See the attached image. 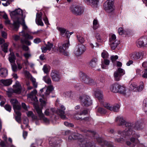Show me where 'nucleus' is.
<instances>
[{"instance_id": "4", "label": "nucleus", "mask_w": 147, "mask_h": 147, "mask_svg": "<svg viewBox=\"0 0 147 147\" xmlns=\"http://www.w3.org/2000/svg\"><path fill=\"white\" fill-rule=\"evenodd\" d=\"M114 0H107L105 3L104 9L108 13H110L113 12L115 9Z\"/></svg>"}, {"instance_id": "43", "label": "nucleus", "mask_w": 147, "mask_h": 147, "mask_svg": "<svg viewBox=\"0 0 147 147\" xmlns=\"http://www.w3.org/2000/svg\"><path fill=\"white\" fill-rule=\"evenodd\" d=\"M102 57L103 58H107L108 57L109 54L106 51H103L101 54Z\"/></svg>"}, {"instance_id": "29", "label": "nucleus", "mask_w": 147, "mask_h": 147, "mask_svg": "<svg viewBox=\"0 0 147 147\" xmlns=\"http://www.w3.org/2000/svg\"><path fill=\"white\" fill-rule=\"evenodd\" d=\"M82 136L78 134H74L71 136H70L69 137V139L70 140L73 139H79L82 138Z\"/></svg>"}, {"instance_id": "59", "label": "nucleus", "mask_w": 147, "mask_h": 147, "mask_svg": "<svg viewBox=\"0 0 147 147\" xmlns=\"http://www.w3.org/2000/svg\"><path fill=\"white\" fill-rule=\"evenodd\" d=\"M2 97L0 100H2L0 104V105L1 106H2L5 104L6 101L5 99L3 96H2Z\"/></svg>"}, {"instance_id": "27", "label": "nucleus", "mask_w": 147, "mask_h": 147, "mask_svg": "<svg viewBox=\"0 0 147 147\" xmlns=\"http://www.w3.org/2000/svg\"><path fill=\"white\" fill-rule=\"evenodd\" d=\"M9 60L11 63H14L16 60V57L14 53H11L9 55Z\"/></svg>"}, {"instance_id": "16", "label": "nucleus", "mask_w": 147, "mask_h": 147, "mask_svg": "<svg viewBox=\"0 0 147 147\" xmlns=\"http://www.w3.org/2000/svg\"><path fill=\"white\" fill-rule=\"evenodd\" d=\"M65 108L62 105H61L60 107V109L58 110L57 113L59 115L61 118L65 120L67 119L65 115Z\"/></svg>"}, {"instance_id": "53", "label": "nucleus", "mask_w": 147, "mask_h": 147, "mask_svg": "<svg viewBox=\"0 0 147 147\" xmlns=\"http://www.w3.org/2000/svg\"><path fill=\"white\" fill-rule=\"evenodd\" d=\"M98 111L101 114H104L106 113V111L103 109L99 108L98 109Z\"/></svg>"}, {"instance_id": "10", "label": "nucleus", "mask_w": 147, "mask_h": 147, "mask_svg": "<svg viewBox=\"0 0 147 147\" xmlns=\"http://www.w3.org/2000/svg\"><path fill=\"white\" fill-rule=\"evenodd\" d=\"M125 73L124 70L121 68H119L114 74V80L116 81L119 80L121 77Z\"/></svg>"}, {"instance_id": "61", "label": "nucleus", "mask_w": 147, "mask_h": 147, "mask_svg": "<svg viewBox=\"0 0 147 147\" xmlns=\"http://www.w3.org/2000/svg\"><path fill=\"white\" fill-rule=\"evenodd\" d=\"M28 119L26 118L24 119L23 123L25 125L26 127H27L28 126Z\"/></svg>"}, {"instance_id": "6", "label": "nucleus", "mask_w": 147, "mask_h": 147, "mask_svg": "<svg viewBox=\"0 0 147 147\" xmlns=\"http://www.w3.org/2000/svg\"><path fill=\"white\" fill-rule=\"evenodd\" d=\"M140 137L139 134H134L132 135V137L130 138V140L131 142L129 141H126L125 143L128 146H130L131 144V142L133 143L132 144V147H134L135 144H138L140 142V141L138 138Z\"/></svg>"}, {"instance_id": "56", "label": "nucleus", "mask_w": 147, "mask_h": 147, "mask_svg": "<svg viewBox=\"0 0 147 147\" xmlns=\"http://www.w3.org/2000/svg\"><path fill=\"white\" fill-rule=\"evenodd\" d=\"M116 37L115 35L113 34L112 35L111 37L109 39L110 42H114L116 40Z\"/></svg>"}, {"instance_id": "49", "label": "nucleus", "mask_w": 147, "mask_h": 147, "mask_svg": "<svg viewBox=\"0 0 147 147\" xmlns=\"http://www.w3.org/2000/svg\"><path fill=\"white\" fill-rule=\"evenodd\" d=\"M24 55L25 58L27 59L31 57V55L30 53V51H28V53H24Z\"/></svg>"}, {"instance_id": "40", "label": "nucleus", "mask_w": 147, "mask_h": 147, "mask_svg": "<svg viewBox=\"0 0 147 147\" xmlns=\"http://www.w3.org/2000/svg\"><path fill=\"white\" fill-rule=\"evenodd\" d=\"M137 85L135 83H133L130 84L129 86L130 89V90H133L134 91H135L137 89Z\"/></svg>"}, {"instance_id": "44", "label": "nucleus", "mask_w": 147, "mask_h": 147, "mask_svg": "<svg viewBox=\"0 0 147 147\" xmlns=\"http://www.w3.org/2000/svg\"><path fill=\"white\" fill-rule=\"evenodd\" d=\"M118 57L117 55H112L111 57V60L113 63L115 62L116 60L118 59Z\"/></svg>"}, {"instance_id": "18", "label": "nucleus", "mask_w": 147, "mask_h": 147, "mask_svg": "<svg viewBox=\"0 0 147 147\" xmlns=\"http://www.w3.org/2000/svg\"><path fill=\"white\" fill-rule=\"evenodd\" d=\"M120 87L119 88V92L120 93L126 96H128L130 94V91L120 85Z\"/></svg>"}, {"instance_id": "24", "label": "nucleus", "mask_w": 147, "mask_h": 147, "mask_svg": "<svg viewBox=\"0 0 147 147\" xmlns=\"http://www.w3.org/2000/svg\"><path fill=\"white\" fill-rule=\"evenodd\" d=\"M80 77L81 80H82L84 83H90L89 80L90 78L88 76L84 74L81 73L80 74Z\"/></svg>"}, {"instance_id": "17", "label": "nucleus", "mask_w": 147, "mask_h": 147, "mask_svg": "<svg viewBox=\"0 0 147 147\" xmlns=\"http://www.w3.org/2000/svg\"><path fill=\"white\" fill-rule=\"evenodd\" d=\"M145 54L144 51L142 52H135L132 53L130 55V57L132 59L136 60L139 59L141 56H143Z\"/></svg>"}, {"instance_id": "42", "label": "nucleus", "mask_w": 147, "mask_h": 147, "mask_svg": "<svg viewBox=\"0 0 147 147\" xmlns=\"http://www.w3.org/2000/svg\"><path fill=\"white\" fill-rule=\"evenodd\" d=\"M10 102L13 105V107L19 103L18 101L16 99H10Z\"/></svg>"}, {"instance_id": "28", "label": "nucleus", "mask_w": 147, "mask_h": 147, "mask_svg": "<svg viewBox=\"0 0 147 147\" xmlns=\"http://www.w3.org/2000/svg\"><path fill=\"white\" fill-rule=\"evenodd\" d=\"M55 112V110L54 108L47 109L45 111V114L46 116H49Z\"/></svg>"}, {"instance_id": "46", "label": "nucleus", "mask_w": 147, "mask_h": 147, "mask_svg": "<svg viewBox=\"0 0 147 147\" xmlns=\"http://www.w3.org/2000/svg\"><path fill=\"white\" fill-rule=\"evenodd\" d=\"M14 111L17 110H20L21 109V106L20 103H19L18 104L16 105L15 106L13 107Z\"/></svg>"}, {"instance_id": "39", "label": "nucleus", "mask_w": 147, "mask_h": 147, "mask_svg": "<svg viewBox=\"0 0 147 147\" xmlns=\"http://www.w3.org/2000/svg\"><path fill=\"white\" fill-rule=\"evenodd\" d=\"M9 44V43H5L1 46L3 51L5 53H7V47Z\"/></svg>"}, {"instance_id": "36", "label": "nucleus", "mask_w": 147, "mask_h": 147, "mask_svg": "<svg viewBox=\"0 0 147 147\" xmlns=\"http://www.w3.org/2000/svg\"><path fill=\"white\" fill-rule=\"evenodd\" d=\"M131 124H132L134 125L132 126V127H130V128H132L133 129L137 130H140L142 129V127L140 126L139 124H136L135 123H131Z\"/></svg>"}, {"instance_id": "11", "label": "nucleus", "mask_w": 147, "mask_h": 147, "mask_svg": "<svg viewBox=\"0 0 147 147\" xmlns=\"http://www.w3.org/2000/svg\"><path fill=\"white\" fill-rule=\"evenodd\" d=\"M137 46L139 47L147 46V36L142 37L137 41Z\"/></svg>"}, {"instance_id": "13", "label": "nucleus", "mask_w": 147, "mask_h": 147, "mask_svg": "<svg viewBox=\"0 0 147 147\" xmlns=\"http://www.w3.org/2000/svg\"><path fill=\"white\" fill-rule=\"evenodd\" d=\"M103 106L107 109L114 112H117L119 111L120 106L117 104L114 105H111L110 104L105 103L103 104Z\"/></svg>"}, {"instance_id": "32", "label": "nucleus", "mask_w": 147, "mask_h": 147, "mask_svg": "<svg viewBox=\"0 0 147 147\" xmlns=\"http://www.w3.org/2000/svg\"><path fill=\"white\" fill-rule=\"evenodd\" d=\"M87 1L92 6L95 7L98 4L99 0H87Z\"/></svg>"}, {"instance_id": "12", "label": "nucleus", "mask_w": 147, "mask_h": 147, "mask_svg": "<svg viewBox=\"0 0 147 147\" xmlns=\"http://www.w3.org/2000/svg\"><path fill=\"white\" fill-rule=\"evenodd\" d=\"M71 10L72 12L76 15H81L83 12V8L79 5L76 6L74 7L71 8Z\"/></svg>"}, {"instance_id": "5", "label": "nucleus", "mask_w": 147, "mask_h": 147, "mask_svg": "<svg viewBox=\"0 0 147 147\" xmlns=\"http://www.w3.org/2000/svg\"><path fill=\"white\" fill-rule=\"evenodd\" d=\"M115 121L118 122L119 126H125V127H132L134 125L131 122H127L123 117L121 116H117L115 119Z\"/></svg>"}, {"instance_id": "30", "label": "nucleus", "mask_w": 147, "mask_h": 147, "mask_svg": "<svg viewBox=\"0 0 147 147\" xmlns=\"http://www.w3.org/2000/svg\"><path fill=\"white\" fill-rule=\"evenodd\" d=\"M8 75V71L5 69L3 68L0 70V76L2 77H5Z\"/></svg>"}, {"instance_id": "63", "label": "nucleus", "mask_w": 147, "mask_h": 147, "mask_svg": "<svg viewBox=\"0 0 147 147\" xmlns=\"http://www.w3.org/2000/svg\"><path fill=\"white\" fill-rule=\"evenodd\" d=\"M22 48L25 51H28V52L30 51L29 47L25 45H23L22 46Z\"/></svg>"}, {"instance_id": "15", "label": "nucleus", "mask_w": 147, "mask_h": 147, "mask_svg": "<svg viewBox=\"0 0 147 147\" xmlns=\"http://www.w3.org/2000/svg\"><path fill=\"white\" fill-rule=\"evenodd\" d=\"M21 87L18 81H16L15 84L13 86V89L10 90V92L17 94H20L21 92Z\"/></svg>"}, {"instance_id": "47", "label": "nucleus", "mask_w": 147, "mask_h": 147, "mask_svg": "<svg viewBox=\"0 0 147 147\" xmlns=\"http://www.w3.org/2000/svg\"><path fill=\"white\" fill-rule=\"evenodd\" d=\"M40 102H41V104L42 107H44L46 105L47 102L45 100L44 98H40L39 99Z\"/></svg>"}, {"instance_id": "50", "label": "nucleus", "mask_w": 147, "mask_h": 147, "mask_svg": "<svg viewBox=\"0 0 147 147\" xmlns=\"http://www.w3.org/2000/svg\"><path fill=\"white\" fill-rule=\"evenodd\" d=\"M118 33L120 35H122L123 33H125V31H124L123 29L122 28H119L118 30Z\"/></svg>"}, {"instance_id": "33", "label": "nucleus", "mask_w": 147, "mask_h": 147, "mask_svg": "<svg viewBox=\"0 0 147 147\" xmlns=\"http://www.w3.org/2000/svg\"><path fill=\"white\" fill-rule=\"evenodd\" d=\"M111 46L112 49L114 50L116 47L117 45L119 44V42L116 40L114 42H110Z\"/></svg>"}, {"instance_id": "34", "label": "nucleus", "mask_w": 147, "mask_h": 147, "mask_svg": "<svg viewBox=\"0 0 147 147\" xmlns=\"http://www.w3.org/2000/svg\"><path fill=\"white\" fill-rule=\"evenodd\" d=\"M27 116L28 117H31L33 120L36 119L37 117L35 115L32 111H29L26 113Z\"/></svg>"}, {"instance_id": "2", "label": "nucleus", "mask_w": 147, "mask_h": 147, "mask_svg": "<svg viewBox=\"0 0 147 147\" xmlns=\"http://www.w3.org/2000/svg\"><path fill=\"white\" fill-rule=\"evenodd\" d=\"M127 129L125 131L119 130L118 131V134L121 135V137L119 138H115V141L116 142L122 143L125 141V139L126 136H129L132 134L133 130L132 128H130L129 127H126Z\"/></svg>"}, {"instance_id": "9", "label": "nucleus", "mask_w": 147, "mask_h": 147, "mask_svg": "<svg viewBox=\"0 0 147 147\" xmlns=\"http://www.w3.org/2000/svg\"><path fill=\"white\" fill-rule=\"evenodd\" d=\"M82 104L86 107H88L92 104L90 98L87 95H84L80 98Z\"/></svg>"}, {"instance_id": "26", "label": "nucleus", "mask_w": 147, "mask_h": 147, "mask_svg": "<svg viewBox=\"0 0 147 147\" xmlns=\"http://www.w3.org/2000/svg\"><path fill=\"white\" fill-rule=\"evenodd\" d=\"M57 28L60 32V34L63 36H65V34L67 35L69 33V32L67 31L64 28L61 27H57Z\"/></svg>"}, {"instance_id": "19", "label": "nucleus", "mask_w": 147, "mask_h": 147, "mask_svg": "<svg viewBox=\"0 0 147 147\" xmlns=\"http://www.w3.org/2000/svg\"><path fill=\"white\" fill-rule=\"evenodd\" d=\"M42 13L41 12H39L36 13V22L37 24L43 26H44V24L42 21Z\"/></svg>"}, {"instance_id": "60", "label": "nucleus", "mask_w": 147, "mask_h": 147, "mask_svg": "<svg viewBox=\"0 0 147 147\" xmlns=\"http://www.w3.org/2000/svg\"><path fill=\"white\" fill-rule=\"evenodd\" d=\"M41 42L40 39L39 38H37L34 39V42L36 44H38Z\"/></svg>"}, {"instance_id": "21", "label": "nucleus", "mask_w": 147, "mask_h": 147, "mask_svg": "<svg viewBox=\"0 0 147 147\" xmlns=\"http://www.w3.org/2000/svg\"><path fill=\"white\" fill-rule=\"evenodd\" d=\"M33 104L34 107L36 110L39 117L40 118H42L43 117L44 115L42 113V108H41L39 107L37 104V102L34 103Z\"/></svg>"}, {"instance_id": "8", "label": "nucleus", "mask_w": 147, "mask_h": 147, "mask_svg": "<svg viewBox=\"0 0 147 147\" xmlns=\"http://www.w3.org/2000/svg\"><path fill=\"white\" fill-rule=\"evenodd\" d=\"M86 50L85 47L83 44L78 45L75 49L74 53L76 56H79L82 55Z\"/></svg>"}, {"instance_id": "1", "label": "nucleus", "mask_w": 147, "mask_h": 147, "mask_svg": "<svg viewBox=\"0 0 147 147\" xmlns=\"http://www.w3.org/2000/svg\"><path fill=\"white\" fill-rule=\"evenodd\" d=\"M20 23L22 26L24 30L20 32V35L24 37L26 39H32L33 38V37L28 34L30 32L28 29L27 26L25 24L24 19L23 18L21 20H18V21L15 22L13 24H11V27L13 30L17 31L19 27Z\"/></svg>"}, {"instance_id": "51", "label": "nucleus", "mask_w": 147, "mask_h": 147, "mask_svg": "<svg viewBox=\"0 0 147 147\" xmlns=\"http://www.w3.org/2000/svg\"><path fill=\"white\" fill-rule=\"evenodd\" d=\"M11 64L12 69L13 71L15 72L17 71V68L16 65V64H12V63Z\"/></svg>"}, {"instance_id": "3", "label": "nucleus", "mask_w": 147, "mask_h": 147, "mask_svg": "<svg viewBox=\"0 0 147 147\" xmlns=\"http://www.w3.org/2000/svg\"><path fill=\"white\" fill-rule=\"evenodd\" d=\"M10 15L12 18H17V21L18 20H21L23 18L24 19L26 17L25 15L23 13V11L19 8L11 11Z\"/></svg>"}, {"instance_id": "23", "label": "nucleus", "mask_w": 147, "mask_h": 147, "mask_svg": "<svg viewBox=\"0 0 147 147\" xmlns=\"http://www.w3.org/2000/svg\"><path fill=\"white\" fill-rule=\"evenodd\" d=\"M120 85L117 83L113 84L111 85L110 88L111 91L114 93H117L119 92Z\"/></svg>"}, {"instance_id": "48", "label": "nucleus", "mask_w": 147, "mask_h": 147, "mask_svg": "<svg viewBox=\"0 0 147 147\" xmlns=\"http://www.w3.org/2000/svg\"><path fill=\"white\" fill-rule=\"evenodd\" d=\"M48 66L47 65H44L43 67V70L44 72L46 74H47L49 72V69L48 68Z\"/></svg>"}, {"instance_id": "64", "label": "nucleus", "mask_w": 147, "mask_h": 147, "mask_svg": "<svg viewBox=\"0 0 147 147\" xmlns=\"http://www.w3.org/2000/svg\"><path fill=\"white\" fill-rule=\"evenodd\" d=\"M22 43H25L28 45H30L31 44V42L28 40H24L23 41L22 40Z\"/></svg>"}, {"instance_id": "57", "label": "nucleus", "mask_w": 147, "mask_h": 147, "mask_svg": "<svg viewBox=\"0 0 147 147\" xmlns=\"http://www.w3.org/2000/svg\"><path fill=\"white\" fill-rule=\"evenodd\" d=\"M88 111L86 110H84L82 111L79 113V115H85L88 113Z\"/></svg>"}, {"instance_id": "14", "label": "nucleus", "mask_w": 147, "mask_h": 147, "mask_svg": "<svg viewBox=\"0 0 147 147\" xmlns=\"http://www.w3.org/2000/svg\"><path fill=\"white\" fill-rule=\"evenodd\" d=\"M51 76L53 81L58 82L60 81L61 77L59 72L55 70L52 71Z\"/></svg>"}, {"instance_id": "55", "label": "nucleus", "mask_w": 147, "mask_h": 147, "mask_svg": "<svg viewBox=\"0 0 147 147\" xmlns=\"http://www.w3.org/2000/svg\"><path fill=\"white\" fill-rule=\"evenodd\" d=\"M22 107L25 110H27L29 108V106H27L24 103H22Z\"/></svg>"}, {"instance_id": "22", "label": "nucleus", "mask_w": 147, "mask_h": 147, "mask_svg": "<svg viewBox=\"0 0 147 147\" xmlns=\"http://www.w3.org/2000/svg\"><path fill=\"white\" fill-rule=\"evenodd\" d=\"M37 93V91L36 90L32 91L30 93L28 94V97L31 98L32 100L34 101V103L37 102L38 100L36 95Z\"/></svg>"}, {"instance_id": "7", "label": "nucleus", "mask_w": 147, "mask_h": 147, "mask_svg": "<svg viewBox=\"0 0 147 147\" xmlns=\"http://www.w3.org/2000/svg\"><path fill=\"white\" fill-rule=\"evenodd\" d=\"M69 40H67L64 44H59V52L65 55H68V53L66 51L69 46Z\"/></svg>"}, {"instance_id": "58", "label": "nucleus", "mask_w": 147, "mask_h": 147, "mask_svg": "<svg viewBox=\"0 0 147 147\" xmlns=\"http://www.w3.org/2000/svg\"><path fill=\"white\" fill-rule=\"evenodd\" d=\"M96 37L98 42H101V38L100 36V35L99 33H96Z\"/></svg>"}, {"instance_id": "25", "label": "nucleus", "mask_w": 147, "mask_h": 147, "mask_svg": "<svg viewBox=\"0 0 147 147\" xmlns=\"http://www.w3.org/2000/svg\"><path fill=\"white\" fill-rule=\"evenodd\" d=\"M94 93L96 97L99 100L102 99L103 97L102 91L99 89H96L94 90Z\"/></svg>"}, {"instance_id": "62", "label": "nucleus", "mask_w": 147, "mask_h": 147, "mask_svg": "<svg viewBox=\"0 0 147 147\" xmlns=\"http://www.w3.org/2000/svg\"><path fill=\"white\" fill-rule=\"evenodd\" d=\"M1 35L2 36L5 38H6L7 37V33L4 31H1Z\"/></svg>"}, {"instance_id": "20", "label": "nucleus", "mask_w": 147, "mask_h": 147, "mask_svg": "<svg viewBox=\"0 0 147 147\" xmlns=\"http://www.w3.org/2000/svg\"><path fill=\"white\" fill-rule=\"evenodd\" d=\"M57 138H51L49 142L50 146L52 147H59V144L60 141Z\"/></svg>"}, {"instance_id": "45", "label": "nucleus", "mask_w": 147, "mask_h": 147, "mask_svg": "<svg viewBox=\"0 0 147 147\" xmlns=\"http://www.w3.org/2000/svg\"><path fill=\"white\" fill-rule=\"evenodd\" d=\"M46 46L48 50L50 51L51 50V48H53V45L49 42H48L47 44L46 45Z\"/></svg>"}, {"instance_id": "37", "label": "nucleus", "mask_w": 147, "mask_h": 147, "mask_svg": "<svg viewBox=\"0 0 147 147\" xmlns=\"http://www.w3.org/2000/svg\"><path fill=\"white\" fill-rule=\"evenodd\" d=\"M93 24V29L96 30L99 27V24L97 20H94Z\"/></svg>"}, {"instance_id": "54", "label": "nucleus", "mask_w": 147, "mask_h": 147, "mask_svg": "<svg viewBox=\"0 0 147 147\" xmlns=\"http://www.w3.org/2000/svg\"><path fill=\"white\" fill-rule=\"evenodd\" d=\"M5 109L7 111L10 112L11 110V107L9 105H6L5 107Z\"/></svg>"}, {"instance_id": "31", "label": "nucleus", "mask_w": 147, "mask_h": 147, "mask_svg": "<svg viewBox=\"0 0 147 147\" xmlns=\"http://www.w3.org/2000/svg\"><path fill=\"white\" fill-rule=\"evenodd\" d=\"M0 81L5 86H8L10 85L12 82V81L10 79L5 80H1Z\"/></svg>"}, {"instance_id": "41", "label": "nucleus", "mask_w": 147, "mask_h": 147, "mask_svg": "<svg viewBox=\"0 0 147 147\" xmlns=\"http://www.w3.org/2000/svg\"><path fill=\"white\" fill-rule=\"evenodd\" d=\"M79 42L81 43H83L85 41L84 38L80 35H77L76 36Z\"/></svg>"}, {"instance_id": "52", "label": "nucleus", "mask_w": 147, "mask_h": 147, "mask_svg": "<svg viewBox=\"0 0 147 147\" xmlns=\"http://www.w3.org/2000/svg\"><path fill=\"white\" fill-rule=\"evenodd\" d=\"M39 119L40 120H43L45 123H49V120L47 118L45 117L44 115L43 117H42V118H39Z\"/></svg>"}, {"instance_id": "35", "label": "nucleus", "mask_w": 147, "mask_h": 147, "mask_svg": "<svg viewBox=\"0 0 147 147\" xmlns=\"http://www.w3.org/2000/svg\"><path fill=\"white\" fill-rule=\"evenodd\" d=\"M43 80L45 81V82L47 84L50 85L51 84V81L48 76H45L43 77Z\"/></svg>"}, {"instance_id": "38", "label": "nucleus", "mask_w": 147, "mask_h": 147, "mask_svg": "<svg viewBox=\"0 0 147 147\" xmlns=\"http://www.w3.org/2000/svg\"><path fill=\"white\" fill-rule=\"evenodd\" d=\"M97 60L96 58L92 59L90 62L89 65L92 67H95L96 65Z\"/></svg>"}]
</instances>
